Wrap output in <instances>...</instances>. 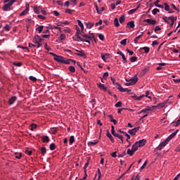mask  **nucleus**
Listing matches in <instances>:
<instances>
[{
  "mask_svg": "<svg viewBox=\"0 0 180 180\" xmlns=\"http://www.w3.org/2000/svg\"><path fill=\"white\" fill-rule=\"evenodd\" d=\"M76 53L75 54L78 56L79 57H83V58H86V54H85V51L84 50H78L75 49Z\"/></svg>",
  "mask_w": 180,
  "mask_h": 180,
  "instance_id": "obj_1",
  "label": "nucleus"
},
{
  "mask_svg": "<svg viewBox=\"0 0 180 180\" xmlns=\"http://www.w3.org/2000/svg\"><path fill=\"white\" fill-rule=\"evenodd\" d=\"M169 141L167 139H166L164 141L160 143V145L157 148L158 150H159V151H161L162 148H164V147L167 146Z\"/></svg>",
  "mask_w": 180,
  "mask_h": 180,
  "instance_id": "obj_2",
  "label": "nucleus"
},
{
  "mask_svg": "<svg viewBox=\"0 0 180 180\" xmlns=\"http://www.w3.org/2000/svg\"><path fill=\"white\" fill-rule=\"evenodd\" d=\"M139 130H140V127H135V128H134L132 129L129 130L128 133L131 136H136V133H137V131H139Z\"/></svg>",
  "mask_w": 180,
  "mask_h": 180,
  "instance_id": "obj_3",
  "label": "nucleus"
},
{
  "mask_svg": "<svg viewBox=\"0 0 180 180\" xmlns=\"http://www.w3.org/2000/svg\"><path fill=\"white\" fill-rule=\"evenodd\" d=\"M118 91H120V92H127L128 94L131 92V89H124L122 86V84H118V87H117Z\"/></svg>",
  "mask_w": 180,
  "mask_h": 180,
  "instance_id": "obj_4",
  "label": "nucleus"
},
{
  "mask_svg": "<svg viewBox=\"0 0 180 180\" xmlns=\"http://www.w3.org/2000/svg\"><path fill=\"white\" fill-rule=\"evenodd\" d=\"M49 54L54 57L55 61H58V63H60L61 58H62L63 56H58V55H57L54 53H52V52H50Z\"/></svg>",
  "mask_w": 180,
  "mask_h": 180,
  "instance_id": "obj_5",
  "label": "nucleus"
},
{
  "mask_svg": "<svg viewBox=\"0 0 180 180\" xmlns=\"http://www.w3.org/2000/svg\"><path fill=\"white\" fill-rule=\"evenodd\" d=\"M139 81V78L137 77V75H135L133 77H131L128 82H130L132 85H134Z\"/></svg>",
  "mask_w": 180,
  "mask_h": 180,
  "instance_id": "obj_6",
  "label": "nucleus"
},
{
  "mask_svg": "<svg viewBox=\"0 0 180 180\" xmlns=\"http://www.w3.org/2000/svg\"><path fill=\"white\" fill-rule=\"evenodd\" d=\"M32 41H33V43H35V44L41 43V41H43V39H41L40 37V36H39V35H35V37L33 39Z\"/></svg>",
  "mask_w": 180,
  "mask_h": 180,
  "instance_id": "obj_7",
  "label": "nucleus"
},
{
  "mask_svg": "<svg viewBox=\"0 0 180 180\" xmlns=\"http://www.w3.org/2000/svg\"><path fill=\"white\" fill-rule=\"evenodd\" d=\"M177 19H178V17H176V16L174 17V15L168 17V20H171V22H172V23L170 24L171 27H172V26H174L175 21H176Z\"/></svg>",
  "mask_w": 180,
  "mask_h": 180,
  "instance_id": "obj_8",
  "label": "nucleus"
},
{
  "mask_svg": "<svg viewBox=\"0 0 180 180\" xmlns=\"http://www.w3.org/2000/svg\"><path fill=\"white\" fill-rule=\"evenodd\" d=\"M11 6H12V3L8 2L3 6V11H4V12H8V11H11Z\"/></svg>",
  "mask_w": 180,
  "mask_h": 180,
  "instance_id": "obj_9",
  "label": "nucleus"
},
{
  "mask_svg": "<svg viewBox=\"0 0 180 180\" xmlns=\"http://www.w3.org/2000/svg\"><path fill=\"white\" fill-rule=\"evenodd\" d=\"M136 143H138V147H143V146H146V143H147V140L142 139L139 141H136Z\"/></svg>",
  "mask_w": 180,
  "mask_h": 180,
  "instance_id": "obj_10",
  "label": "nucleus"
},
{
  "mask_svg": "<svg viewBox=\"0 0 180 180\" xmlns=\"http://www.w3.org/2000/svg\"><path fill=\"white\" fill-rule=\"evenodd\" d=\"M178 131H179V129H176L174 133H172V134H170V135L169 136V137L167 138V140H168L169 141H171V139H174V138L176 136V134H178Z\"/></svg>",
  "mask_w": 180,
  "mask_h": 180,
  "instance_id": "obj_11",
  "label": "nucleus"
},
{
  "mask_svg": "<svg viewBox=\"0 0 180 180\" xmlns=\"http://www.w3.org/2000/svg\"><path fill=\"white\" fill-rule=\"evenodd\" d=\"M143 22H147L149 25H157V20L151 19H146Z\"/></svg>",
  "mask_w": 180,
  "mask_h": 180,
  "instance_id": "obj_12",
  "label": "nucleus"
},
{
  "mask_svg": "<svg viewBox=\"0 0 180 180\" xmlns=\"http://www.w3.org/2000/svg\"><path fill=\"white\" fill-rule=\"evenodd\" d=\"M106 136H107V137H108V139H110V140L112 143H115V139L113 138V136H112L110 132H109V130H107Z\"/></svg>",
  "mask_w": 180,
  "mask_h": 180,
  "instance_id": "obj_13",
  "label": "nucleus"
},
{
  "mask_svg": "<svg viewBox=\"0 0 180 180\" xmlns=\"http://www.w3.org/2000/svg\"><path fill=\"white\" fill-rule=\"evenodd\" d=\"M18 99V97L16 96H13L8 100V103L9 105H13L15 102H16V100Z\"/></svg>",
  "mask_w": 180,
  "mask_h": 180,
  "instance_id": "obj_14",
  "label": "nucleus"
},
{
  "mask_svg": "<svg viewBox=\"0 0 180 180\" xmlns=\"http://www.w3.org/2000/svg\"><path fill=\"white\" fill-rule=\"evenodd\" d=\"M26 8H27L20 14V16H25V15H27V12H29V4H26Z\"/></svg>",
  "mask_w": 180,
  "mask_h": 180,
  "instance_id": "obj_15",
  "label": "nucleus"
},
{
  "mask_svg": "<svg viewBox=\"0 0 180 180\" xmlns=\"http://www.w3.org/2000/svg\"><path fill=\"white\" fill-rule=\"evenodd\" d=\"M165 106V103H159L158 105H153L152 106V109H155V108H159V109H161Z\"/></svg>",
  "mask_w": 180,
  "mask_h": 180,
  "instance_id": "obj_16",
  "label": "nucleus"
},
{
  "mask_svg": "<svg viewBox=\"0 0 180 180\" xmlns=\"http://www.w3.org/2000/svg\"><path fill=\"white\" fill-rule=\"evenodd\" d=\"M84 25L86 26L87 29H92L95 23L89 22H84Z\"/></svg>",
  "mask_w": 180,
  "mask_h": 180,
  "instance_id": "obj_17",
  "label": "nucleus"
},
{
  "mask_svg": "<svg viewBox=\"0 0 180 180\" xmlns=\"http://www.w3.org/2000/svg\"><path fill=\"white\" fill-rule=\"evenodd\" d=\"M62 64H70V60L65 59V58L63 57L60 59V62Z\"/></svg>",
  "mask_w": 180,
  "mask_h": 180,
  "instance_id": "obj_18",
  "label": "nucleus"
},
{
  "mask_svg": "<svg viewBox=\"0 0 180 180\" xmlns=\"http://www.w3.org/2000/svg\"><path fill=\"white\" fill-rule=\"evenodd\" d=\"M139 148H140L138 145V143L135 142V143L132 146L131 150L136 153L137 150H139Z\"/></svg>",
  "mask_w": 180,
  "mask_h": 180,
  "instance_id": "obj_19",
  "label": "nucleus"
},
{
  "mask_svg": "<svg viewBox=\"0 0 180 180\" xmlns=\"http://www.w3.org/2000/svg\"><path fill=\"white\" fill-rule=\"evenodd\" d=\"M151 110V108L147 106L146 108L141 110L140 112H139V115L141 113H147V112Z\"/></svg>",
  "mask_w": 180,
  "mask_h": 180,
  "instance_id": "obj_20",
  "label": "nucleus"
},
{
  "mask_svg": "<svg viewBox=\"0 0 180 180\" xmlns=\"http://www.w3.org/2000/svg\"><path fill=\"white\" fill-rule=\"evenodd\" d=\"M127 25L128 27H131V29H134V26H136V25H134V21L127 22Z\"/></svg>",
  "mask_w": 180,
  "mask_h": 180,
  "instance_id": "obj_21",
  "label": "nucleus"
},
{
  "mask_svg": "<svg viewBox=\"0 0 180 180\" xmlns=\"http://www.w3.org/2000/svg\"><path fill=\"white\" fill-rule=\"evenodd\" d=\"M98 86L100 89H102L103 91H107V88L105 86V84H103L101 83L98 84Z\"/></svg>",
  "mask_w": 180,
  "mask_h": 180,
  "instance_id": "obj_22",
  "label": "nucleus"
},
{
  "mask_svg": "<svg viewBox=\"0 0 180 180\" xmlns=\"http://www.w3.org/2000/svg\"><path fill=\"white\" fill-rule=\"evenodd\" d=\"M42 143H49L50 141V139L48 136H42Z\"/></svg>",
  "mask_w": 180,
  "mask_h": 180,
  "instance_id": "obj_23",
  "label": "nucleus"
},
{
  "mask_svg": "<svg viewBox=\"0 0 180 180\" xmlns=\"http://www.w3.org/2000/svg\"><path fill=\"white\" fill-rule=\"evenodd\" d=\"M41 9V7H40V6H35L34 7V11L35 13H37V14L40 13Z\"/></svg>",
  "mask_w": 180,
  "mask_h": 180,
  "instance_id": "obj_24",
  "label": "nucleus"
},
{
  "mask_svg": "<svg viewBox=\"0 0 180 180\" xmlns=\"http://www.w3.org/2000/svg\"><path fill=\"white\" fill-rule=\"evenodd\" d=\"M144 96H146L144 94L140 96H133L134 101H141V99H143V98H144Z\"/></svg>",
  "mask_w": 180,
  "mask_h": 180,
  "instance_id": "obj_25",
  "label": "nucleus"
},
{
  "mask_svg": "<svg viewBox=\"0 0 180 180\" xmlns=\"http://www.w3.org/2000/svg\"><path fill=\"white\" fill-rule=\"evenodd\" d=\"M77 22H78V25H79V27L81 28L82 33H83L84 32V24H82V22H81V20H77Z\"/></svg>",
  "mask_w": 180,
  "mask_h": 180,
  "instance_id": "obj_26",
  "label": "nucleus"
},
{
  "mask_svg": "<svg viewBox=\"0 0 180 180\" xmlns=\"http://www.w3.org/2000/svg\"><path fill=\"white\" fill-rule=\"evenodd\" d=\"M141 50H143L146 54H148L150 53V47L148 46H144L141 48Z\"/></svg>",
  "mask_w": 180,
  "mask_h": 180,
  "instance_id": "obj_27",
  "label": "nucleus"
},
{
  "mask_svg": "<svg viewBox=\"0 0 180 180\" xmlns=\"http://www.w3.org/2000/svg\"><path fill=\"white\" fill-rule=\"evenodd\" d=\"M114 25L115 27H119V26H120V24L119 23V19H117V18L114 19Z\"/></svg>",
  "mask_w": 180,
  "mask_h": 180,
  "instance_id": "obj_28",
  "label": "nucleus"
},
{
  "mask_svg": "<svg viewBox=\"0 0 180 180\" xmlns=\"http://www.w3.org/2000/svg\"><path fill=\"white\" fill-rule=\"evenodd\" d=\"M134 153L135 152H134L132 149H128L127 151V154H128V155H130V157H132V155H134Z\"/></svg>",
  "mask_w": 180,
  "mask_h": 180,
  "instance_id": "obj_29",
  "label": "nucleus"
},
{
  "mask_svg": "<svg viewBox=\"0 0 180 180\" xmlns=\"http://www.w3.org/2000/svg\"><path fill=\"white\" fill-rule=\"evenodd\" d=\"M74 141H75V137L74 136H71L70 137L69 144L71 146V144H72Z\"/></svg>",
  "mask_w": 180,
  "mask_h": 180,
  "instance_id": "obj_30",
  "label": "nucleus"
},
{
  "mask_svg": "<svg viewBox=\"0 0 180 180\" xmlns=\"http://www.w3.org/2000/svg\"><path fill=\"white\" fill-rule=\"evenodd\" d=\"M44 27V26L39 25V26H38V27L36 28V30H37L39 32V33H41V32H43Z\"/></svg>",
  "mask_w": 180,
  "mask_h": 180,
  "instance_id": "obj_31",
  "label": "nucleus"
},
{
  "mask_svg": "<svg viewBox=\"0 0 180 180\" xmlns=\"http://www.w3.org/2000/svg\"><path fill=\"white\" fill-rule=\"evenodd\" d=\"M82 37H84L85 39L92 40V37L88 34H82Z\"/></svg>",
  "mask_w": 180,
  "mask_h": 180,
  "instance_id": "obj_32",
  "label": "nucleus"
},
{
  "mask_svg": "<svg viewBox=\"0 0 180 180\" xmlns=\"http://www.w3.org/2000/svg\"><path fill=\"white\" fill-rule=\"evenodd\" d=\"M143 34L139 35L138 37H136L134 39V43L137 44L139 43V40H140V39H141Z\"/></svg>",
  "mask_w": 180,
  "mask_h": 180,
  "instance_id": "obj_33",
  "label": "nucleus"
},
{
  "mask_svg": "<svg viewBox=\"0 0 180 180\" xmlns=\"http://www.w3.org/2000/svg\"><path fill=\"white\" fill-rule=\"evenodd\" d=\"M41 152L42 155H44L46 154V153H47V149L46 148V147H41Z\"/></svg>",
  "mask_w": 180,
  "mask_h": 180,
  "instance_id": "obj_34",
  "label": "nucleus"
},
{
  "mask_svg": "<svg viewBox=\"0 0 180 180\" xmlns=\"http://www.w3.org/2000/svg\"><path fill=\"white\" fill-rule=\"evenodd\" d=\"M126 17L124 15H122L119 19L120 23H124Z\"/></svg>",
  "mask_w": 180,
  "mask_h": 180,
  "instance_id": "obj_35",
  "label": "nucleus"
},
{
  "mask_svg": "<svg viewBox=\"0 0 180 180\" xmlns=\"http://www.w3.org/2000/svg\"><path fill=\"white\" fill-rule=\"evenodd\" d=\"M49 148L51 151H54V150H56V144H54V143H52L50 145Z\"/></svg>",
  "mask_w": 180,
  "mask_h": 180,
  "instance_id": "obj_36",
  "label": "nucleus"
},
{
  "mask_svg": "<svg viewBox=\"0 0 180 180\" xmlns=\"http://www.w3.org/2000/svg\"><path fill=\"white\" fill-rule=\"evenodd\" d=\"M58 40H60L61 41H63V40H65V34H61L58 37Z\"/></svg>",
  "mask_w": 180,
  "mask_h": 180,
  "instance_id": "obj_37",
  "label": "nucleus"
},
{
  "mask_svg": "<svg viewBox=\"0 0 180 180\" xmlns=\"http://www.w3.org/2000/svg\"><path fill=\"white\" fill-rule=\"evenodd\" d=\"M111 81L113 84V85H117V86H119V85H120V84L116 82V79L111 77Z\"/></svg>",
  "mask_w": 180,
  "mask_h": 180,
  "instance_id": "obj_38",
  "label": "nucleus"
},
{
  "mask_svg": "<svg viewBox=\"0 0 180 180\" xmlns=\"http://www.w3.org/2000/svg\"><path fill=\"white\" fill-rule=\"evenodd\" d=\"M51 131L52 134H57L58 129L57 128H52L51 129Z\"/></svg>",
  "mask_w": 180,
  "mask_h": 180,
  "instance_id": "obj_39",
  "label": "nucleus"
},
{
  "mask_svg": "<svg viewBox=\"0 0 180 180\" xmlns=\"http://www.w3.org/2000/svg\"><path fill=\"white\" fill-rule=\"evenodd\" d=\"M68 70L70 72H72V73L75 72V68L74 66H70L68 68Z\"/></svg>",
  "mask_w": 180,
  "mask_h": 180,
  "instance_id": "obj_40",
  "label": "nucleus"
},
{
  "mask_svg": "<svg viewBox=\"0 0 180 180\" xmlns=\"http://www.w3.org/2000/svg\"><path fill=\"white\" fill-rule=\"evenodd\" d=\"M164 6H165V10L169 12V11H170L169 5H168V4L167 3H165Z\"/></svg>",
  "mask_w": 180,
  "mask_h": 180,
  "instance_id": "obj_41",
  "label": "nucleus"
},
{
  "mask_svg": "<svg viewBox=\"0 0 180 180\" xmlns=\"http://www.w3.org/2000/svg\"><path fill=\"white\" fill-rule=\"evenodd\" d=\"M137 11V8H133L131 10H130L128 13L129 15H133V13H135Z\"/></svg>",
  "mask_w": 180,
  "mask_h": 180,
  "instance_id": "obj_42",
  "label": "nucleus"
},
{
  "mask_svg": "<svg viewBox=\"0 0 180 180\" xmlns=\"http://www.w3.org/2000/svg\"><path fill=\"white\" fill-rule=\"evenodd\" d=\"M115 137H117V139L121 140L122 143H123V135L117 134V135H115Z\"/></svg>",
  "mask_w": 180,
  "mask_h": 180,
  "instance_id": "obj_43",
  "label": "nucleus"
},
{
  "mask_svg": "<svg viewBox=\"0 0 180 180\" xmlns=\"http://www.w3.org/2000/svg\"><path fill=\"white\" fill-rule=\"evenodd\" d=\"M34 129H37V124H31L30 130H32V131H33V130H34Z\"/></svg>",
  "mask_w": 180,
  "mask_h": 180,
  "instance_id": "obj_44",
  "label": "nucleus"
},
{
  "mask_svg": "<svg viewBox=\"0 0 180 180\" xmlns=\"http://www.w3.org/2000/svg\"><path fill=\"white\" fill-rule=\"evenodd\" d=\"M98 143H99V141H94V142H88V146H96V144H98Z\"/></svg>",
  "mask_w": 180,
  "mask_h": 180,
  "instance_id": "obj_45",
  "label": "nucleus"
},
{
  "mask_svg": "<svg viewBox=\"0 0 180 180\" xmlns=\"http://www.w3.org/2000/svg\"><path fill=\"white\" fill-rule=\"evenodd\" d=\"M127 44V39H124L120 41V44H122V46H126Z\"/></svg>",
  "mask_w": 180,
  "mask_h": 180,
  "instance_id": "obj_46",
  "label": "nucleus"
},
{
  "mask_svg": "<svg viewBox=\"0 0 180 180\" xmlns=\"http://www.w3.org/2000/svg\"><path fill=\"white\" fill-rule=\"evenodd\" d=\"M130 61H131V63H135V61H137V57L136 56H132L130 58Z\"/></svg>",
  "mask_w": 180,
  "mask_h": 180,
  "instance_id": "obj_47",
  "label": "nucleus"
},
{
  "mask_svg": "<svg viewBox=\"0 0 180 180\" xmlns=\"http://www.w3.org/2000/svg\"><path fill=\"white\" fill-rule=\"evenodd\" d=\"M158 12H160V9H158V8H154V9L152 11L153 15H157V13H158Z\"/></svg>",
  "mask_w": 180,
  "mask_h": 180,
  "instance_id": "obj_48",
  "label": "nucleus"
},
{
  "mask_svg": "<svg viewBox=\"0 0 180 180\" xmlns=\"http://www.w3.org/2000/svg\"><path fill=\"white\" fill-rule=\"evenodd\" d=\"M108 77H109V72H106L103 74V79H108Z\"/></svg>",
  "mask_w": 180,
  "mask_h": 180,
  "instance_id": "obj_49",
  "label": "nucleus"
},
{
  "mask_svg": "<svg viewBox=\"0 0 180 180\" xmlns=\"http://www.w3.org/2000/svg\"><path fill=\"white\" fill-rule=\"evenodd\" d=\"M4 30H6L7 32H9L11 30V25H6V26L4 27Z\"/></svg>",
  "mask_w": 180,
  "mask_h": 180,
  "instance_id": "obj_50",
  "label": "nucleus"
},
{
  "mask_svg": "<svg viewBox=\"0 0 180 180\" xmlns=\"http://www.w3.org/2000/svg\"><path fill=\"white\" fill-rule=\"evenodd\" d=\"M126 51H127V53H129V56H133V55L134 54V52L133 51H131V50L129 49H126Z\"/></svg>",
  "mask_w": 180,
  "mask_h": 180,
  "instance_id": "obj_51",
  "label": "nucleus"
},
{
  "mask_svg": "<svg viewBox=\"0 0 180 180\" xmlns=\"http://www.w3.org/2000/svg\"><path fill=\"white\" fill-rule=\"evenodd\" d=\"M122 101H118L116 104H115V108H122Z\"/></svg>",
  "mask_w": 180,
  "mask_h": 180,
  "instance_id": "obj_52",
  "label": "nucleus"
},
{
  "mask_svg": "<svg viewBox=\"0 0 180 180\" xmlns=\"http://www.w3.org/2000/svg\"><path fill=\"white\" fill-rule=\"evenodd\" d=\"M162 20H164V22H166V23H167L168 25H169V21H168V20H168V17L164 16V17L162 18Z\"/></svg>",
  "mask_w": 180,
  "mask_h": 180,
  "instance_id": "obj_53",
  "label": "nucleus"
},
{
  "mask_svg": "<svg viewBox=\"0 0 180 180\" xmlns=\"http://www.w3.org/2000/svg\"><path fill=\"white\" fill-rule=\"evenodd\" d=\"M98 38L100 39V40H105V35H103V34H98Z\"/></svg>",
  "mask_w": 180,
  "mask_h": 180,
  "instance_id": "obj_54",
  "label": "nucleus"
},
{
  "mask_svg": "<svg viewBox=\"0 0 180 180\" xmlns=\"http://www.w3.org/2000/svg\"><path fill=\"white\" fill-rule=\"evenodd\" d=\"M22 63L21 62H19V63H16V62H14L13 63V65H15L16 67H22Z\"/></svg>",
  "mask_w": 180,
  "mask_h": 180,
  "instance_id": "obj_55",
  "label": "nucleus"
},
{
  "mask_svg": "<svg viewBox=\"0 0 180 180\" xmlns=\"http://www.w3.org/2000/svg\"><path fill=\"white\" fill-rule=\"evenodd\" d=\"M126 150H124L122 154L118 155L119 158H123L126 155Z\"/></svg>",
  "mask_w": 180,
  "mask_h": 180,
  "instance_id": "obj_56",
  "label": "nucleus"
},
{
  "mask_svg": "<svg viewBox=\"0 0 180 180\" xmlns=\"http://www.w3.org/2000/svg\"><path fill=\"white\" fill-rule=\"evenodd\" d=\"M94 6L96 8V11L97 13H101V11H99V7H98V4L94 3Z\"/></svg>",
  "mask_w": 180,
  "mask_h": 180,
  "instance_id": "obj_57",
  "label": "nucleus"
},
{
  "mask_svg": "<svg viewBox=\"0 0 180 180\" xmlns=\"http://www.w3.org/2000/svg\"><path fill=\"white\" fill-rule=\"evenodd\" d=\"M66 13H69L70 15H72V12H74V10H71L70 8H68L66 11H65Z\"/></svg>",
  "mask_w": 180,
  "mask_h": 180,
  "instance_id": "obj_58",
  "label": "nucleus"
},
{
  "mask_svg": "<svg viewBox=\"0 0 180 180\" xmlns=\"http://www.w3.org/2000/svg\"><path fill=\"white\" fill-rule=\"evenodd\" d=\"M29 78L30 81H33V82H36V81H37V79L33 76H30Z\"/></svg>",
  "mask_w": 180,
  "mask_h": 180,
  "instance_id": "obj_59",
  "label": "nucleus"
},
{
  "mask_svg": "<svg viewBox=\"0 0 180 180\" xmlns=\"http://www.w3.org/2000/svg\"><path fill=\"white\" fill-rule=\"evenodd\" d=\"M131 180H140V175L137 174L135 177L133 176Z\"/></svg>",
  "mask_w": 180,
  "mask_h": 180,
  "instance_id": "obj_60",
  "label": "nucleus"
},
{
  "mask_svg": "<svg viewBox=\"0 0 180 180\" xmlns=\"http://www.w3.org/2000/svg\"><path fill=\"white\" fill-rule=\"evenodd\" d=\"M81 41H85L86 43H88L89 45H91V41H89V39H85L84 38H82Z\"/></svg>",
  "mask_w": 180,
  "mask_h": 180,
  "instance_id": "obj_61",
  "label": "nucleus"
},
{
  "mask_svg": "<svg viewBox=\"0 0 180 180\" xmlns=\"http://www.w3.org/2000/svg\"><path fill=\"white\" fill-rule=\"evenodd\" d=\"M147 162H148V160H146L143 165L141 167V169H144L146 168V166L147 165Z\"/></svg>",
  "mask_w": 180,
  "mask_h": 180,
  "instance_id": "obj_62",
  "label": "nucleus"
},
{
  "mask_svg": "<svg viewBox=\"0 0 180 180\" xmlns=\"http://www.w3.org/2000/svg\"><path fill=\"white\" fill-rule=\"evenodd\" d=\"M149 68H146L142 70L143 72V75H145L146 73H147V72L148 71Z\"/></svg>",
  "mask_w": 180,
  "mask_h": 180,
  "instance_id": "obj_63",
  "label": "nucleus"
},
{
  "mask_svg": "<svg viewBox=\"0 0 180 180\" xmlns=\"http://www.w3.org/2000/svg\"><path fill=\"white\" fill-rule=\"evenodd\" d=\"M32 150H25V154H27V155H32Z\"/></svg>",
  "mask_w": 180,
  "mask_h": 180,
  "instance_id": "obj_64",
  "label": "nucleus"
}]
</instances>
